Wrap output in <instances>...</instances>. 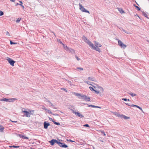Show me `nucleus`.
Wrapping results in <instances>:
<instances>
[{"instance_id": "obj_54", "label": "nucleus", "mask_w": 149, "mask_h": 149, "mask_svg": "<svg viewBox=\"0 0 149 149\" xmlns=\"http://www.w3.org/2000/svg\"><path fill=\"white\" fill-rule=\"evenodd\" d=\"M47 102L50 103L51 102L49 100H47Z\"/></svg>"}, {"instance_id": "obj_5", "label": "nucleus", "mask_w": 149, "mask_h": 149, "mask_svg": "<svg viewBox=\"0 0 149 149\" xmlns=\"http://www.w3.org/2000/svg\"><path fill=\"white\" fill-rule=\"evenodd\" d=\"M22 111L23 113H25V114L24 115V116L26 117H30V113L29 112L26 111H24L23 110Z\"/></svg>"}, {"instance_id": "obj_34", "label": "nucleus", "mask_w": 149, "mask_h": 149, "mask_svg": "<svg viewBox=\"0 0 149 149\" xmlns=\"http://www.w3.org/2000/svg\"><path fill=\"white\" fill-rule=\"evenodd\" d=\"M61 142L58 141L57 140L55 139V143L57 144L58 145H59Z\"/></svg>"}, {"instance_id": "obj_7", "label": "nucleus", "mask_w": 149, "mask_h": 149, "mask_svg": "<svg viewBox=\"0 0 149 149\" xmlns=\"http://www.w3.org/2000/svg\"><path fill=\"white\" fill-rule=\"evenodd\" d=\"M90 47L91 48H92L94 50H96V51L99 52H100L101 51L100 49L98 48V47L94 46L93 44V46L91 45Z\"/></svg>"}, {"instance_id": "obj_32", "label": "nucleus", "mask_w": 149, "mask_h": 149, "mask_svg": "<svg viewBox=\"0 0 149 149\" xmlns=\"http://www.w3.org/2000/svg\"><path fill=\"white\" fill-rule=\"evenodd\" d=\"M10 99H11V100L12 101V102H13L15 101V100H17V99H16L15 98H11Z\"/></svg>"}, {"instance_id": "obj_15", "label": "nucleus", "mask_w": 149, "mask_h": 149, "mask_svg": "<svg viewBox=\"0 0 149 149\" xmlns=\"http://www.w3.org/2000/svg\"><path fill=\"white\" fill-rule=\"evenodd\" d=\"M49 142L50 143L51 145L52 146H53L54 144V143H55V139H52V140L49 141Z\"/></svg>"}, {"instance_id": "obj_22", "label": "nucleus", "mask_w": 149, "mask_h": 149, "mask_svg": "<svg viewBox=\"0 0 149 149\" xmlns=\"http://www.w3.org/2000/svg\"><path fill=\"white\" fill-rule=\"evenodd\" d=\"M20 137L22 138L23 139H29L28 137H26V136H25L24 135H22Z\"/></svg>"}, {"instance_id": "obj_24", "label": "nucleus", "mask_w": 149, "mask_h": 149, "mask_svg": "<svg viewBox=\"0 0 149 149\" xmlns=\"http://www.w3.org/2000/svg\"><path fill=\"white\" fill-rule=\"evenodd\" d=\"M0 100L1 101H4L8 102V99H7L6 98H3V99Z\"/></svg>"}, {"instance_id": "obj_37", "label": "nucleus", "mask_w": 149, "mask_h": 149, "mask_svg": "<svg viewBox=\"0 0 149 149\" xmlns=\"http://www.w3.org/2000/svg\"><path fill=\"white\" fill-rule=\"evenodd\" d=\"M61 89L64 90V91H65L66 92H68V91L67 90V89L64 88H61Z\"/></svg>"}, {"instance_id": "obj_23", "label": "nucleus", "mask_w": 149, "mask_h": 149, "mask_svg": "<svg viewBox=\"0 0 149 149\" xmlns=\"http://www.w3.org/2000/svg\"><path fill=\"white\" fill-rule=\"evenodd\" d=\"M76 70H77L80 71H82L83 70V69L81 67H78L76 69H75Z\"/></svg>"}, {"instance_id": "obj_64", "label": "nucleus", "mask_w": 149, "mask_h": 149, "mask_svg": "<svg viewBox=\"0 0 149 149\" xmlns=\"http://www.w3.org/2000/svg\"><path fill=\"white\" fill-rule=\"evenodd\" d=\"M30 149H34V148H31Z\"/></svg>"}, {"instance_id": "obj_45", "label": "nucleus", "mask_w": 149, "mask_h": 149, "mask_svg": "<svg viewBox=\"0 0 149 149\" xmlns=\"http://www.w3.org/2000/svg\"><path fill=\"white\" fill-rule=\"evenodd\" d=\"M135 7L136 8L138 9V10H141L140 8H139L138 6H135Z\"/></svg>"}, {"instance_id": "obj_46", "label": "nucleus", "mask_w": 149, "mask_h": 149, "mask_svg": "<svg viewBox=\"0 0 149 149\" xmlns=\"http://www.w3.org/2000/svg\"><path fill=\"white\" fill-rule=\"evenodd\" d=\"M95 92L97 94H98V93H99V91H96V90H95Z\"/></svg>"}, {"instance_id": "obj_8", "label": "nucleus", "mask_w": 149, "mask_h": 149, "mask_svg": "<svg viewBox=\"0 0 149 149\" xmlns=\"http://www.w3.org/2000/svg\"><path fill=\"white\" fill-rule=\"evenodd\" d=\"M65 49L68 50L70 52L72 53H74V51L71 48H70L68 47L67 46H65Z\"/></svg>"}, {"instance_id": "obj_41", "label": "nucleus", "mask_w": 149, "mask_h": 149, "mask_svg": "<svg viewBox=\"0 0 149 149\" xmlns=\"http://www.w3.org/2000/svg\"><path fill=\"white\" fill-rule=\"evenodd\" d=\"M121 13H124V11L122 9H121L120 10H119Z\"/></svg>"}, {"instance_id": "obj_9", "label": "nucleus", "mask_w": 149, "mask_h": 149, "mask_svg": "<svg viewBox=\"0 0 149 149\" xmlns=\"http://www.w3.org/2000/svg\"><path fill=\"white\" fill-rule=\"evenodd\" d=\"M73 113H74L76 116H78L80 118H81L83 117V115L81 114L79 112L73 111Z\"/></svg>"}, {"instance_id": "obj_2", "label": "nucleus", "mask_w": 149, "mask_h": 149, "mask_svg": "<svg viewBox=\"0 0 149 149\" xmlns=\"http://www.w3.org/2000/svg\"><path fill=\"white\" fill-rule=\"evenodd\" d=\"M79 9L81 11L87 13L89 14L90 13L89 11L86 10L80 3L79 4Z\"/></svg>"}, {"instance_id": "obj_58", "label": "nucleus", "mask_w": 149, "mask_h": 149, "mask_svg": "<svg viewBox=\"0 0 149 149\" xmlns=\"http://www.w3.org/2000/svg\"><path fill=\"white\" fill-rule=\"evenodd\" d=\"M81 2L82 3H85V1L84 2L82 1H81Z\"/></svg>"}, {"instance_id": "obj_14", "label": "nucleus", "mask_w": 149, "mask_h": 149, "mask_svg": "<svg viewBox=\"0 0 149 149\" xmlns=\"http://www.w3.org/2000/svg\"><path fill=\"white\" fill-rule=\"evenodd\" d=\"M95 45L97 47H100L102 46V45L101 44H100L99 43L96 42H95Z\"/></svg>"}, {"instance_id": "obj_18", "label": "nucleus", "mask_w": 149, "mask_h": 149, "mask_svg": "<svg viewBox=\"0 0 149 149\" xmlns=\"http://www.w3.org/2000/svg\"><path fill=\"white\" fill-rule=\"evenodd\" d=\"M84 100L86 101H89L90 100V97L86 96V95L85 96V97L84 98Z\"/></svg>"}, {"instance_id": "obj_59", "label": "nucleus", "mask_w": 149, "mask_h": 149, "mask_svg": "<svg viewBox=\"0 0 149 149\" xmlns=\"http://www.w3.org/2000/svg\"><path fill=\"white\" fill-rule=\"evenodd\" d=\"M12 121V122H14V123H16L17 122V121Z\"/></svg>"}, {"instance_id": "obj_30", "label": "nucleus", "mask_w": 149, "mask_h": 149, "mask_svg": "<svg viewBox=\"0 0 149 149\" xmlns=\"http://www.w3.org/2000/svg\"><path fill=\"white\" fill-rule=\"evenodd\" d=\"M143 15L145 16V17H146L147 18H148V15L147 14H146V13H145L144 12H143L142 13Z\"/></svg>"}, {"instance_id": "obj_43", "label": "nucleus", "mask_w": 149, "mask_h": 149, "mask_svg": "<svg viewBox=\"0 0 149 149\" xmlns=\"http://www.w3.org/2000/svg\"><path fill=\"white\" fill-rule=\"evenodd\" d=\"M100 91H101L102 93H103L104 92V89L103 88L101 87V88L100 89Z\"/></svg>"}, {"instance_id": "obj_62", "label": "nucleus", "mask_w": 149, "mask_h": 149, "mask_svg": "<svg viewBox=\"0 0 149 149\" xmlns=\"http://www.w3.org/2000/svg\"><path fill=\"white\" fill-rule=\"evenodd\" d=\"M19 4H20L18 3H17V5H19Z\"/></svg>"}, {"instance_id": "obj_38", "label": "nucleus", "mask_w": 149, "mask_h": 149, "mask_svg": "<svg viewBox=\"0 0 149 149\" xmlns=\"http://www.w3.org/2000/svg\"><path fill=\"white\" fill-rule=\"evenodd\" d=\"M10 147H13L14 148H18L19 147V146H10Z\"/></svg>"}, {"instance_id": "obj_40", "label": "nucleus", "mask_w": 149, "mask_h": 149, "mask_svg": "<svg viewBox=\"0 0 149 149\" xmlns=\"http://www.w3.org/2000/svg\"><path fill=\"white\" fill-rule=\"evenodd\" d=\"M3 13L2 11H1L0 10V16H2L3 15Z\"/></svg>"}, {"instance_id": "obj_35", "label": "nucleus", "mask_w": 149, "mask_h": 149, "mask_svg": "<svg viewBox=\"0 0 149 149\" xmlns=\"http://www.w3.org/2000/svg\"><path fill=\"white\" fill-rule=\"evenodd\" d=\"M10 44L11 45L16 44H17V43L16 42V43L15 42H12L11 40L10 41Z\"/></svg>"}, {"instance_id": "obj_13", "label": "nucleus", "mask_w": 149, "mask_h": 149, "mask_svg": "<svg viewBox=\"0 0 149 149\" xmlns=\"http://www.w3.org/2000/svg\"><path fill=\"white\" fill-rule=\"evenodd\" d=\"M43 109L44 110H45V111L53 115H55V114H53L50 110H49L46 109L45 107H44V108H43Z\"/></svg>"}, {"instance_id": "obj_36", "label": "nucleus", "mask_w": 149, "mask_h": 149, "mask_svg": "<svg viewBox=\"0 0 149 149\" xmlns=\"http://www.w3.org/2000/svg\"><path fill=\"white\" fill-rule=\"evenodd\" d=\"M115 115H116L118 117H120V115L118 113H115Z\"/></svg>"}, {"instance_id": "obj_60", "label": "nucleus", "mask_w": 149, "mask_h": 149, "mask_svg": "<svg viewBox=\"0 0 149 149\" xmlns=\"http://www.w3.org/2000/svg\"><path fill=\"white\" fill-rule=\"evenodd\" d=\"M21 6L23 8H24V6L23 5H22V6Z\"/></svg>"}, {"instance_id": "obj_49", "label": "nucleus", "mask_w": 149, "mask_h": 149, "mask_svg": "<svg viewBox=\"0 0 149 149\" xmlns=\"http://www.w3.org/2000/svg\"><path fill=\"white\" fill-rule=\"evenodd\" d=\"M8 102H12V101H11V100L10 98L8 99Z\"/></svg>"}, {"instance_id": "obj_31", "label": "nucleus", "mask_w": 149, "mask_h": 149, "mask_svg": "<svg viewBox=\"0 0 149 149\" xmlns=\"http://www.w3.org/2000/svg\"><path fill=\"white\" fill-rule=\"evenodd\" d=\"M89 88L92 91H95V90L92 87H89Z\"/></svg>"}, {"instance_id": "obj_19", "label": "nucleus", "mask_w": 149, "mask_h": 149, "mask_svg": "<svg viewBox=\"0 0 149 149\" xmlns=\"http://www.w3.org/2000/svg\"><path fill=\"white\" fill-rule=\"evenodd\" d=\"M73 93L76 96H78L79 97H80V96L81 95V93H75V92H74Z\"/></svg>"}, {"instance_id": "obj_17", "label": "nucleus", "mask_w": 149, "mask_h": 149, "mask_svg": "<svg viewBox=\"0 0 149 149\" xmlns=\"http://www.w3.org/2000/svg\"><path fill=\"white\" fill-rule=\"evenodd\" d=\"M85 95H84L83 94H81V95H80V97H79V98L80 99H84V98L85 97Z\"/></svg>"}, {"instance_id": "obj_6", "label": "nucleus", "mask_w": 149, "mask_h": 149, "mask_svg": "<svg viewBox=\"0 0 149 149\" xmlns=\"http://www.w3.org/2000/svg\"><path fill=\"white\" fill-rule=\"evenodd\" d=\"M125 104L127 105L128 106H129L132 107H137V108H138L139 109L141 110V111H142V108L137 105H134L133 104H132V105H130V104H128V103H125Z\"/></svg>"}, {"instance_id": "obj_4", "label": "nucleus", "mask_w": 149, "mask_h": 149, "mask_svg": "<svg viewBox=\"0 0 149 149\" xmlns=\"http://www.w3.org/2000/svg\"><path fill=\"white\" fill-rule=\"evenodd\" d=\"M7 60L8 61V63L10 64V65L12 66H14V64L15 63V61L12 59L9 58H8Z\"/></svg>"}, {"instance_id": "obj_20", "label": "nucleus", "mask_w": 149, "mask_h": 149, "mask_svg": "<svg viewBox=\"0 0 149 149\" xmlns=\"http://www.w3.org/2000/svg\"><path fill=\"white\" fill-rule=\"evenodd\" d=\"M121 116L122 118H124L125 120L129 119L130 118L129 117H128L125 116V115H122Z\"/></svg>"}, {"instance_id": "obj_61", "label": "nucleus", "mask_w": 149, "mask_h": 149, "mask_svg": "<svg viewBox=\"0 0 149 149\" xmlns=\"http://www.w3.org/2000/svg\"><path fill=\"white\" fill-rule=\"evenodd\" d=\"M60 43L61 44H62L63 45V44L62 43V42H60Z\"/></svg>"}, {"instance_id": "obj_16", "label": "nucleus", "mask_w": 149, "mask_h": 149, "mask_svg": "<svg viewBox=\"0 0 149 149\" xmlns=\"http://www.w3.org/2000/svg\"><path fill=\"white\" fill-rule=\"evenodd\" d=\"M88 106L89 107H93V108H101V107H98L95 105H88Z\"/></svg>"}, {"instance_id": "obj_42", "label": "nucleus", "mask_w": 149, "mask_h": 149, "mask_svg": "<svg viewBox=\"0 0 149 149\" xmlns=\"http://www.w3.org/2000/svg\"><path fill=\"white\" fill-rule=\"evenodd\" d=\"M75 57L78 61L80 60V58H79L77 56L75 55Z\"/></svg>"}, {"instance_id": "obj_3", "label": "nucleus", "mask_w": 149, "mask_h": 149, "mask_svg": "<svg viewBox=\"0 0 149 149\" xmlns=\"http://www.w3.org/2000/svg\"><path fill=\"white\" fill-rule=\"evenodd\" d=\"M118 45L121 48L125 49L127 47V45L124 44L123 42L119 40H118Z\"/></svg>"}, {"instance_id": "obj_21", "label": "nucleus", "mask_w": 149, "mask_h": 149, "mask_svg": "<svg viewBox=\"0 0 149 149\" xmlns=\"http://www.w3.org/2000/svg\"><path fill=\"white\" fill-rule=\"evenodd\" d=\"M128 93L132 97L136 96V94L133 93L131 92H129Z\"/></svg>"}, {"instance_id": "obj_27", "label": "nucleus", "mask_w": 149, "mask_h": 149, "mask_svg": "<svg viewBox=\"0 0 149 149\" xmlns=\"http://www.w3.org/2000/svg\"><path fill=\"white\" fill-rule=\"evenodd\" d=\"M52 122L55 125H60V123H59L56 122L55 121L52 120Z\"/></svg>"}, {"instance_id": "obj_48", "label": "nucleus", "mask_w": 149, "mask_h": 149, "mask_svg": "<svg viewBox=\"0 0 149 149\" xmlns=\"http://www.w3.org/2000/svg\"><path fill=\"white\" fill-rule=\"evenodd\" d=\"M67 81H68V83L69 84H70V85L71 84V81H69V80H67Z\"/></svg>"}, {"instance_id": "obj_47", "label": "nucleus", "mask_w": 149, "mask_h": 149, "mask_svg": "<svg viewBox=\"0 0 149 149\" xmlns=\"http://www.w3.org/2000/svg\"><path fill=\"white\" fill-rule=\"evenodd\" d=\"M6 35H7L9 36H10V35L8 31H7V32H6Z\"/></svg>"}, {"instance_id": "obj_51", "label": "nucleus", "mask_w": 149, "mask_h": 149, "mask_svg": "<svg viewBox=\"0 0 149 149\" xmlns=\"http://www.w3.org/2000/svg\"><path fill=\"white\" fill-rule=\"evenodd\" d=\"M97 85L98 88H99V89H100L101 88V87H101V86H98Z\"/></svg>"}, {"instance_id": "obj_50", "label": "nucleus", "mask_w": 149, "mask_h": 149, "mask_svg": "<svg viewBox=\"0 0 149 149\" xmlns=\"http://www.w3.org/2000/svg\"><path fill=\"white\" fill-rule=\"evenodd\" d=\"M122 100L125 101H127V99L126 98H123Z\"/></svg>"}, {"instance_id": "obj_55", "label": "nucleus", "mask_w": 149, "mask_h": 149, "mask_svg": "<svg viewBox=\"0 0 149 149\" xmlns=\"http://www.w3.org/2000/svg\"><path fill=\"white\" fill-rule=\"evenodd\" d=\"M19 3H21L22 4V2L21 1H19Z\"/></svg>"}, {"instance_id": "obj_56", "label": "nucleus", "mask_w": 149, "mask_h": 149, "mask_svg": "<svg viewBox=\"0 0 149 149\" xmlns=\"http://www.w3.org/2000/svg\"><path fill=\"white\" fill-rule=\"evenodd\" d=\"M70 142H74V141H72V140H70Z\"/></svg>"}, {"instance_id": "obj_12", "label": "nucleus", "mask_w": 149, "mask_h": 149, "mask_svg": "<svg viewBox=\"0 0 149 149\" xmlns=\"http://www.w3.org/2000/svg\"><path fill=\"white\" fill-rule=\"evenodd\" d=\"M88 80L94 81H96L97 80L95 79V78L93 77H89L87 78Z\"/></svg>"}, {"instance_id": "obj_57", "label": "nucleus", "mask_w": 149, "mask_h": 149, "mask_svg": "<svg viewBox=\"0 0 149 149\" xmlns=\"http://www.w3.org/2000/svg\"><path fill=\"white\" fill-rule=\"evenodd\" d=\"M49 119L51 120H52V118H49Z\"/></svg>"}, {"instance_id": "obj_25", "label": "nucleus", "mask_w": 149, "mask_h": 149, "mask_svg": "<svg viewBox=\"0 0 149 149\" xmlns=\"http://www.w3.org/2000/svg\"><path fill=\"white\" fill-rule=\"evenodd\" d=\"M119 29L120 30L123 31V32H125V33H127V34H129L130 33H129L127 31L125 30L124 29L122 28H120Z\"/></svg>"}, {"instance_id": "obj_33", "label": "nucleus", "mask_w": 149, "mask_h": 149, "mask_svg": "<svg viewBox=\"0 0 149 149\" xmlns=\"http://www.w3.org/2000/svg\"><path fill=\"white\" fill-rule=\"evenodd\" d=\"M50 105L52 106L54 109H57V108L56 107H54V105H53V104L51 102L50 103Z\"/></svg>"}, {"instance_id": "obj_52", "label": "nucleus", "mask_w": 149, "mask_h": 149, "mask_svg": "<svg viewBox=\"0 0 149 149\" xmlns=\"http://www.w3.org/2000/svg\"><path fill=\"white\" fill-rule=\"evenodd\" d=\"M92 86L95 89H96V87L95 86H94L93 85H92Z\"/></svg>"}, {"instance_id": "obj_39", "label": "nucleus", "mask_w": 149, "mask_h": 149, "mask_svg": "<svg viewBox=\"0 0 149 149\" xmlns=\"http://www.w3.org/2000/svg\"><path fill=\"white\" fill-rule=\"evenodd\" d=\"M101 133L102 134H103V135L104 136H105L106 135V134H105L104 132V131H101Z\"/></svg>"}, {"instance_id": "obj_63", "label": "nucleus", "mask_w": 149, "mask_h": 149, "mask_svg": "<svg viewBox=\"0 0 149 149\" xmlns=\"http://www.w3.org/2000/svg\"><path fill=\"white\" fill-rule=\"evenodd\" d=\"M134 6L135 7V6H136L135 4H134Z\"/></svg>"}, {"instance_id": "obj_11", "label": "nucleus", "mask_w": 149, "mask_h": 149, "mask_svg": "<svg viewBox=\"0 0 149 149\" xmlns=\"http://www.w3.org/2000/svg\"><path fill=\"white\" fill-rule=\"evenodd\" d=\"M43 125L44 128L47 129V128L50 125V124L49 123H47L46 122H45L44 123Z\"/></svg>"}, {"instance_id": "obj_28", "label": "nucleus", "mask_w": 149, "mask_h": 149, "mask_svg": "<svg viewBox=\"0 0 149 149\" xmlns=\"http://www.w3.org/2000/svg\"><path fill=\"white\" fill-rule=\"evenodd\" d=\"M84 82L86 83L87 84L91 85H92V84H91V83L89 81H85Z\"/></svg>"}, {"instance_id": "obj_26", "label": "nucleus", "mask_w": 149, "mask_h": 149, "mask_svg": "<svg viewBox=\"0 0 149 149\" xmlns=\"http://www.w3.org/2000/svg\"><path fill=\"white\" fill-rule=\"evenodd\" d=\"M4 128V127H3L1 126V125H0V131L1 132H3Z\"/></svg>"}, {"instance_id": "obj_53", "label": "nucleus", "mask_w": 149, "mask_h": 149, "mask_svg": "<svg viewBox=\"0 0 149 149\" xmlns=\"http://www.w3.org/2000/svg\"><path fill=\"white\" fill-rule=\"evenodd\" d=\"M10 1H11L12 2H14L15 1V0H10Z\"/></svg>"}, {"instance_id": "obj_10", "label": "nucleus", "mask_w": 149, "mask_h": 149, "mask_svg": "<svg viewBox=\"0 0 149 149\" xmlns=\"http://www.w3.org/2000/svg\"><path fill=\"white\" fill-rule=\"evenodd\" d=\"M59 146L62 148H67L68 146L66 144H65L64 143L60 142L59 145Z\"/></svg>"}, {"instance_id": "obj_44", "label": "nucleus", "mask_w": 149, "mask_h": 149, "mask_svg": "<svg viewBox=\"0 0 149 149\" xmlns=\"http://www.w3.org/2000/svg\"><path fill=\"white\" fill-rule=\"evenodd\" d=\"M84 126L86 127H89V125L88 124H86L84 125Z\"/></svg>"}, {"instance_id": "obj_1", "label": "nucleus", "mask_w": 149, "mask_h": 149, "mask_svg": "<svg viewBox=\"0 0 149 149\" xmlns=\"http://www.w3.org/2000/svg\"><path fill=\"white\" fill-rule=\"evenodd\" d=\"M83 40L84 41L87 43L90 47L91 45L93 46V44L85 36H84L82 37Z\"/></svg>"}, {"instance_id": "obj_29", "label": "nucleus", "mask_w": 149, "mask_h": 149, "mask_svg": "<svg viewBox=\"0 0 149 149\" xmlns=\"http://www.w3.org/2000/svg\"><path fill=\"white\" fill-rule=\"evenodd\" d=\"M21 18H18L17 19L16 21L17 23H19V22L21 21Z\"/></svg>"}]
</instances>
